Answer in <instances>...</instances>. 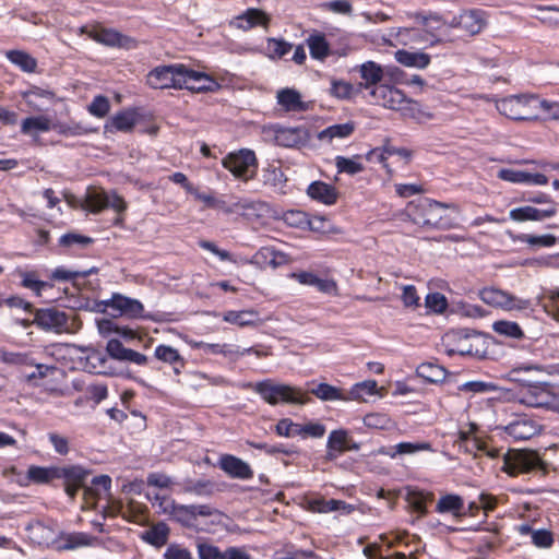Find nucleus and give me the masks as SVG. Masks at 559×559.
Wrapping results in <instances>:
<instances>
[{
	"label": "nucleus",
	"mask_w": 559,
	"mask_h": 559,
	"mask_svg": "<svg viewBox=\"0 0 559 559\" xmlns=\"http://www.w3.org/2000/svg\"><path fill=\"white\" fill-rule=\"evenodd\" d=\"M163 559H194L192 552L181 544L171 543L163 554Z\"/></svg>",
	"instance_id": "nucleus-58"
},
{
	"label": "nucleus",
	"mask_w": 559,
	"mask_h": 559,
	"mask_svg": "<svg viewBox=\"0 0 559 559\" xmlns=\"http://www.w3.org/2000/svg\"><path fill=\"white\" fill-rule=\"evenodd\" d=\"M377 381L366 380L356 383L349 391L350 399L353 400H365L366 396L373 395L377 392Z\"/></svg>",
	"instance_id": "nucleus-49"
},
{
	"label": "nucleus",
	"mask_w": 559,
	"mask_h": 559,
	"mask_svg": "<svg viewBox=\"0 0 559 559\" xmlns=\"http://www.w3.org/2000/svg\"><path fill=\"white\" fill-rule=\"evenodd\" d=\"M487 25L486 13L481 10H467L453 16L450 22L441 20L440 27H444V34L449 35L450 28H460L464 35L475 36L479 34Z\"/></svg>",
	"instance_id": "nucleus-9"
},
{
	"label": "nucleus",
	"mask_w": 559,
	"mask_h": 559,
	"mask_svg": "<svg viewBox=\"0 0 559 559\" xmlns=\"http://www.w3.org/2000/svg\"><path fill=\"white\" fill-rule=\"evenodd\" d=\"M479 296L485 304L503 311H521L525 310L527 306L526 301L516 299L497 288H484L480 290Z\"/></svg>",
	"instance_id": "nucleus-15"
},
{
	"label": "nucleus",
	"mask_w": 559,
	"mask_h": 559,
	"mask_svg": "<svg viewBox=\"0 0 559 559\" xmlns=\"http://www.w3.org/2000/svg\"><path fill=\"white\" fill-rule=\"evenodd\" d=\"M1 360L5 364L11 365H26L33 366L34 361L29 354L19 352H2Z\"/></svg>",
	"instance_id": "nucleus-61"
},
{
	"label": "nucleus",
	"mask_w": 559,
	"mask_h": 559,
	"mask_svg": "<svg viewBox=\"0 0 559 559\" xmlns=\"http://www.w3.org/2000/svg\"><path fill=\"white\" fill-rule=\"evenodd\" d=\"M459 336V342L454 348L449 349V354L469 355L476 357H484L486 349L483 347L484 338L480 334H462L453 333L448 335L449 338H455Z\"/></svg>",
	"instance_id": "nucleus-18"
},
{
	"label": "nucleus",
	"mask_w": 559,
	"mask_h": 559,
	"mask_svg": "<svg viewBox=\"0 0 559 559\" xmlns=\"http://www.w3.org/2000/svg\"><path fill=\"white\" fill-rule=\"evenodd\" d=\"M53 129L61 135L64 136H76V135H84L92 132H96V129L88 128L86 126H83L82 123H71V124H64L59 123L55 124Z\"/></svg>",
	"instance_id": "nucleus-51"
},
{
	"label": "nucleus",
	"mask_w": 559,
	"mask_h": 559,
	"mask_svg": "<svg viewBox=\"0 0 559 559\" xmlns=\"http://www.w3.org/2000/svg\"><path fill=\"white\" fill-rule=\"evenodd\" d=\"M271 19L269 14H266L264 11L260 9L250 8L241 14L235 16L230 21V26L246 32L258 25L267 27Z\"/></svg>",
	"instance_id": "nucleus-21"
},
{
	"label": "nucleus",
	"mask_w": 559,
	"mask_h": 559,
	"mask_svg": "<svg viewBox=\"0 0 559 559\" xmlns=\"http://www.w3.org/2000/svg\"><path fill=\"white\" fill-rule=\"evenodd\" d=\"M449 207H453V205L430 199H420L417 202H411L406 212L415 224L447 230L453 227L451 219L443 215V212Z\"/></svg>",
	"instance_id": "nucleus-2"
},
{
	"label": "nucleus",
	"mask_w": 559,
	"mask_h": 559,
	"mask_svg": "<svg viewBox=\"0 0 559 559\" xmlns=\"http://www.w3.org/2000/svg\"><path fill=\"white\" fill-rule=\"evenodd\" d=\"M86 362L93 372L104 374L108 373L106 366L108 362V358L104 353L99 350H93L86 357Z\"/></svg>",
	"instance_id": "nucleus-54"
},
{
	"label": "nucleus",
	"mask_w": 559,
	"mask_h": 559,
	"mask_svg": "<svg viewBox=\"0 0 559 559\" xmlns=\"http://www.w3.org/2000/svg\"><path fill=\"white\" fill-rule=\"evenodd\" d=\"M103 304L105 307L120 311L121 314H139L143 311V305L139 300L121 294H114L110 299L103 301Z\"/></svg>",
	"instance_id": "nucleus-25"
},
{
	"label": "nucleus",
	"mask_w": 559,
	"mask_h": 559,
	"mask_svg": "<svg viewBox=\"0 0 559 559\" xmlns=\"http://www.w3.org/2000/svg\"><path fill=\"white\" fill-rule=\"evenodd\" d=\"M57 479L64 480V490L67 495L73 499L80 489H84L85 493L91 491V488L86 487V478L88 472L83 467L73 465L68 467H58Z\"/></svg>",
	"instance_id": "nucleus-14"
},
{
	"label": "nucleus",
	"mask_w": 559,
	"mask_h": 559,
	"mask_svg": "<svg viewBox=\"0 0 559 559\" xmlns=\"http://www.w3.org/2000/svg\"><path fill=\"white\" fill-rule=\"evenodd\" d=\"M360 156H355V158H347L344 156H337L335 158V166L338 173H346L348 175H356L364 170V165L357 162Z\"/></svg>",
	"instance_id": "nucleus-50"
},
{
	"label": "nucleus",
	"mask_w": 559,
	"mask_h": 559,
	"mask_svg": "<svg viewBox=\"0 0 559 559\" xmlns=\"http://www.w3.org/2000/svg\"><path fill=\"white\" fill-rule=\"evenodd\" d=\"M360 78L364 82L359 84L361 88L371 91L373 86H379L383 79V70L380 64L373 61H367L358 68Z\"/></svg>",
	"instance_id": "nucleus-26"
},
{
	"label": "nucleus",
	"mask_w": 559,
	"mask_h": 559,
	"mask_svg": "<svg viewBox=\"0 0 559 559\" xmlns=\"http://www.w3.org/2000/svg\"><path fill=\"white\" fill-rule=\"evenodd\" d=\"M275 431L278 436L286 438L300 436V424L294 423L289 418H283L276 424Z\"/></svg>",
	"instance_id": "nucleus-57"
},
{
	"label": "nucleus",
	"mask_w": 559,
	"mask_h": 559,
	"mask_svg": "<svg viewBox=\"0 0 559 559\" xmlns=\"http://www.w3.org/2000/svg\"><path fill=\"white\" fill-rule=\"evenodd\" d=\"M556 207L538 210L533 206H523L510 211V218L516 222L542 221L556 214Z\"/></svg>",
	"instance_id": "nucleus-28"
},
{
	"label": "nucleus",
	"mask_w": 559,
	"mask_h": 559,
	"mask_svg": "<svg viewBox=\"0 0 559 559\" xmlns=\"http://www.w3.org/2000/svg\"><path fill=\"white\" fill-rule=\"evenodd\" d=\"M136 123V115L132 110H126L112 116L104 126L105 132H129Z\"/></svg>",
	"instance_id": "nucleus-27"
},
{
	"label": "nucleus",
	"mask_w": 559,
	"mask_h": 559,
	"mask_svg": "<svg viewBox=\"0 0 559 559\" xmlns=\"http://www.w3.org/2000/svg\"><path fill=\"white\" fill-rule=\"evenodd\" d=\"M197 550L199 559H225V550L212 544L198 543Z\"/></svg>",
	"instance_id": "nucleus-59"
},
{
	"label": "nucleus",
	"mask_w": 559,
	"mask_h": 559,
	"mask_svg": "<svg viewBox=\"0 0 559 559\" xmlns=\"http://www.w3.org/2000/svg\"><path fill=\"white\" fill-rule=\"evenodd\" d=\"M370 96L376 105L392 110L401 109L405 102V94L401 90L386 84L373 86Z\"/></svg>",
	"instance_id": "nucleus-17"
},
{
	"label": "nucleus",
	"mask_w": 559,
	"mask_h": 559,
	"mask_svg": "<svg viewBox=\"0 0 559 559\" xmlns=\"http://www.w3.org/2000/svg\"><path fill=\"white\" fill-rule=\"evenodd\" d=\"M90 37L95 41L109 47H129L133 40L110 28H95L90 32Z\"/></svg>",
	"instance_id": "nucleus-22"
},
{
	"label": "nucleus",
	"mask_w": 559,
	"mask_h": 559,
	"mask_svg": "<svg viewBox=\"0 0 559 559\" xmlns=\"http://www.w3.org/2000/svg\"><path fill=\"white\" fill-rule=\"evenodd\" d=\"M253 390L271 405L278 403L305 404L308 401L307 394L301 389L275 383L272 380L257 382Z\"/></svg>",
	"instance_id": "nucleus-4"
},
{
	"label": "nucleus",
	"mask_w": 559,
	"mask_h": 559,
	"mask_svg": "<svg viewBox=\"0 0 559 559\" xmlns=\"http://www.w3.org/2000/svg\"><path fill=\"white\" fill-rule=\"evenodd\" d=\"M498 429L515 441H523L536 436L540 431V426L527 415H519L507 425L498 426Z\"/></svg>",
	"instance_id": "nucleus-13"
},
{
	"label": "nucleus",
	"mask_w": 559,
	"mask_h": 559,
	"mask_svg": "<svg viewBox=\"0 0 559 559\" xmlns=\"http://www.w3.org/2000/svg\"><path fill=\"white\" fill-rule=\"evenodd\" d=\"M185 73L187 66L182 63L158 66L148 72L146 82L152 88L182 90L181 81Z\"/></svg>",
	"instance_id": "nucleus-8"
},
{
	"label": "nucleus",
	"mask_w": 559,
	"mask_h": 559,
	"mask_svg": "<svg viewBox=\"0 0 559 559\" xmlns=\"http://www.w3.org/2000/svg\"><path fill=\"white\" fill-rule=\"evenodd\" d=\"M449 306L448 299L441 293H429L425 297V307L437 314H442L447 311Z\"/></svg>",
	"instance_id": "nucleus-48"
},
{
	"label": "nucleus",
	"mask_w": 559,
	"mask_h": 559,
	"mask_svg": "<svg viewBox=\"0 0 559 559\" xmlns=\"http://www.w3.org/2000/svg\"><path fill=\"white\" fill-rule=\"evenodd\" d=\"M498 111L513 120H532L531 95H513L497 102Z\"/></svg>",
	"instance_id": "nucleus-11"
},
{
	"label": "nucleus",
	"mask_w": 559,
	"mask_h": 559,
	"mask_svg": "<svg viewBox=\"0 0 559 559\" xmlns=\"http://www.w3.org/2000/svg\"><path fill=\"white\" fill-rule=\"evenodd\" d=\"M106 352L111 358L126 361L130 348L124 347L119 340L112 338L108 341Z\"/></svg>",
	"instance_id": "nucleus-62"
},
{
	"label": "nucleus",
	"mask_w": 559,
	"mask_h": 559,
	"mask_svg": "<svg viewBox=\"0 0 559 559\" xmlns=\"http://www.w3.org/2000/svg\"><path fill=\"white\" fill-rule=\"evenodd\" d=\"M248 444L253 449L262 450L266 454H271V455L276 454V453H283L285 455H293V454L298 453L297 448L294 445H290V447H287L285 444L271 445V444L262 443V442H248Z\"/></svg>",
	"instance_id": "nucleus-52"
},
{
	"label": "nucleus",
	"mask_w": 559,
	"mask_h": 559,
	"mask_svg": "<svg viewBox=\"0 0 559 559\" xmlns=\"http://www.w3.org/2000/svg\"><path fill=\"white\" fill-rule=\"evenodd\" d=\"M217 465L230 478L246 480L253 477V471L250 465L235 455H221Z\"/></svg>",
	"instance_id": "nucleus-19"
},
{
	"label": "nucleus",
	"mask_w": 559,
	"mask_h": 559,
	"mask_svg": "<svg viewBox=\"0 0 559 559\" xmlns=\"http://www.w3.org/2000/svg\"><path fill=\"white\" fill-rule=\"evenodd\" d=\"M19 274L22 278L21 285L33 290L37 296H40L43 290L52 287L51 284L40 281L36 272L20 271Z\"/></svg>",
	"instance_id": "nucleus-44"
},
{
	"label": "nucleus",
	"mask_w": 559,
	"mask_h": 559,
	"mask_svg": "<svg viewBox=\"0 0 559 559\" xmlns=\"http://www.w3.org/2000/svg\"><path fill=\"white\" fill-rule=\"evenodd\" d=\"M464 500L461 496L454 493H447L439 498L436 511L438 513H451L454 516L465 515Z\"/></svg>",
	"instance_id": "nucleus-34"
},
{
	"label": "nucleus",
	"mask_w": 559,
	"mask_h": 559,
	"mask_svg": "<svg viewBox=\"0 0 559 559\" xmlns=\"http://www.w3.org/2000/svg\"><path fill=\"white\" fill-rule=\"evenodd\" d=\"M50 444L59 455H67L70 452L69 439L58 432L51 431L47 435Z\"/></svg>",
	"instance_id": "nucleus-64"
},
{
	"label": "nucleus",
	"mask_w": 559,
	"mask_h": 559,
	"mask_svg": "<svg viewBox=\"0 0 559 559\" xmlns=\"http://www.w3.org/2000/svg\"><path fill=\"white\" fill-rule=\"evenodd\" d=\"M154 500L164 513L173 514L186 528L212 533L217 526L223 525L225 514L211 504H177L173 499L158 493L154 496Z\"/></svg>",
	"instance_id": "nucleus-1"
},
{
	"label": "nucleus",
	"mask_w": 559,
	"mask_h": 559,
	"mask_svg": "<svg viewBox=\"0 0 559 559\" xmlns=\"http://www.w3.org/2000/svg\"><path fill=\"white\" fill-rule=\"evenodd\" d=\"M416 373L430 383L442 382L447 377L445 368L433 362L420 364L416 369Z\"/></svg>",
	"instance_id": "nucleus-38"
},
{
	"label": "nucleus",
	"mask_w": 559,
	"mask_h": 559,
	"mask_svg": "<svg viewBox=\"0 0 559 559\" xmlns=\"http://www.w3.org/2000/svg\"><path fill=\"white\" fill-rule=\"evenodd\" d=\"M292 277L297 280L302 285L314 287L317 290L324 294H336L337 286L332 280L318 277L311 272L293 273Z\"/></svg>",
	"instance_id": "nucleus-23"
},
{
	"label": "nucleus",
	"mask_w": 559,
	"mask_h": 559,
	"mask_svg": "<svg viewBox=\"0 0 559 559\" xmlns=\"http://www.w3.org/2000/svg\"><path fill=\"white\" fill-rule=\"evenodd\" d=\"M397 111H401L404 117L417 121H423L424 119H432V115L430 112L424 111L419 103L413 99H408L406 97L402 108L399 109Z\"/></svg>",
	"instance_id": "nucleus-45"
},
{
	"label": "nucleus",
	"mask_w": 559,
	"mask_h": 559,
	"mask_svg": "<svg viewBox=\"0 0 559 559\" xmlns=\"http://www.w3.org/2000/svg\"><path fill=\"white\" fill-rule=\"evenodd\" d=\"M5 56L13 64L21 68L22 71L27 73L36 71L37 61L29 53L23 50H8Z\"/></svg>",
	"instance_id": "nucleus-41"
},
{
	"label": "nucleus",
	"mask_w": 559,
	"mask_h": 559,
	"mask_svg": "<svg viewBox=\"0 0 559 559\" xmlns=\"http://www.w3.org/2000/svg\"><path fill=\"white\" fill-rule=\"evenodd\" d=\"M155 357L169 365H180V367H185V359L179 355L178 350L171 346L158 345L155 348Z\"/></svg>",
	"instance_id": "nucleus-46"
},
{
	"label": "nucleus",
	"mask_w": 559,
	"mask_h": 559,
	"mask_svg": "<svg viewBox=\"0 0 559 559\" xmlns=\"http://www.w3.org/2000/svg\"><path fill=\"white\" fill-rule=\"evenodd\" d=\"M182 90H189L191 92H214L219 85L218 83L210 75L194 71L187 67V73L183 74Z\"/></svg>",
	"instance_id": "nucleus-20"
},
{
	"label": "nucleus",
	"mask_w": 559,
	"mask_h": 559,
	"mask_svg": "<svg viewBox=\"0 0 559 559\" xmlns=\"http://www.w3.org/2000/svg\"><path fill=\"white\" fill-rule=\"evenodd\" d=\"M269 131L273 134L276 144L284 147H297L309 140V132L304 127L284 128L272 126Z\"/></svg>",
	"instance_id": "nucleus-16"
},
{
	"label": "nucleus",
	"mask_w": 559,
	"mask_h": 559,
	"mask_svg": "<svg viewBox=\"0 0 559 559\" xmlns=\"http://www.w3.org/2000/svg\"><path fill=\"white\" fill-rule=\"evenodd\" d=\"M502 461L501 469L510 476H518L537 469L546 471V464L538 453L531 450H509L503 454Z\"/></svg>",
	"instance_id": "nucleus-7"
},
{
	"label": "nucleus",
	"mask_w": 559,
	"mask_h": 559,
	"mask_svg": "<svg viewBox=\"0 0 559 559\" xmlns=\"http://www.w3.org/2000/svg\"><path fill=\"white\" fill-rule=\"evenodd\" d=\"M308 195L317 201L326 205L334 204L337 199V193L334 187L322 181L312 182L307 189Z\"/></svg>",
	"instance_id": "nucleus-31"
},
{
	"label": "nucleus",
	"mask_w": 559,
	"mask_h": 559,
	"mask_svg": "<svg viewBox=\"0 0 559 559\" xmlns=\"http://www.w3.org/2000/svg\"><path fill=\"white\" fill-rule=\"evenodd\" d=\"M58 467H41V466H29L27 471V477L29 480L36 484H48L52 479H57Z\"/></svg>",
	"instance_id": "nucleus-43"
},
{
	"label": "nucleus",
	"mask_w": 559,
	"mask_h": 559,
	"mask_svg": "<svg viewBox=\"0 0 559 559\" xmlns=\"http://www.w3.org/2000/svg\"><path fill=\"white\" fill-rule=\"evenodd\" d=\"M218 490L217 485L210 479L190 480L183 487L185 492L198 497H212Z\"/></svg>",
	"instance_id": "nucleus-40"
},
{
	"label": "nucleus",
	"mask_w": 559,
	"mask_h": 559,
	"mask_svg": "<svg viewBox=\"0 0 559 559\" xmlns=\"http://www.w3.org/2000/svg\"><path fill=\"white\" fill-rule=\"evenodd\" d=\"M306 41L310 51V56L313 59L322 61L331 55L330 45L324 34L313 32L309 35Z\"/></svg>",
	"instance_id": "nucleus-35"
},
{
	"label": "nucleus",
	"mask_w": 559,
	"mask_h": 559,
	"mask_svg": "<svg viewBox=\"0 0 559 559\" xmlns=\"http://www.w3.org/2000/svg\"><path fill=\"white\" fill-rule=\"evenodd\" d=\"M266 211V203L261 201H250L248 199L238 200L237 202L233 203L228 209H226V213L240 212L242 215L247 217L262 216Z\"/></svg>",
	"instance_id": "nucleus-29"
},
{
	"label": "nucleus",
	"mask_w": 559,
	"mask_h": 559,
	"mask_svg": "<svg viewBox=\"0 0 559 559\" xmlns=\"http://www.w3.org/2000/svg\"><path fill=\"white\" fill-rule=\"evenodd\" d=\"M69 317H34L33 321L23 319L21 323L27 326L29 323H36L38 326L47 331L61 333L68 330L67 321Z\"/></svg>",
	"instance_id": "nucleus-36"
},
{
	"label": "nucleus",
	"mask_w": 559,
	"mask_h": 559,
	"mask_svg": "<svg viewBox=\"0 0 559 559\" xmlns=\"http://www.w3.org/2000/svg\"><path fill=\"white\" fill-rule=\"evenodd\" d=\"M430 444L427 442H401L392 448L393 452L390 453L391 457L396 454H413L418 451L429 450Z\"/></svg>",
	"instance_id": "nucleus-56"
},
{
	"label": "nucleus",
	"mask_w": 559,
	"mask_h": 559,
	"mask_svg": "<svg viewBox=\"0 0 559 559\" xmlns=\"http://www.w3.org/2000/svg\"><path fill=\"white\" fill-rule=\"evenodd\" d=\"M2 306H7L11 311H33V305L20 296L2 297Z\"/></svg>",
	"instance_id": "nucleus-63"
},
{
	"label": "nucleus",
	"mask_w": 559,
	"mask_h": 559,
	"mask_svg": "<svg viewBox=\"0 0 559 559\" xmlns=\"http://www.w3.org/2000/svg\"><path fill=\"white\" fill-rule=\"evenodd\" d=\"M293 48V45L276 38H270L267 40V50L271 58H282L287 55Z\"/></svg>",
	"instance_id": "nucleus-60"
},
{
	"label": "nucleus",
	"mask_w": 559,
	"mask_h": 559,
	"mask_svg": "<svg viewBox=\"0 0 559 559\" xmlns=\"http://www.w3.org/2000/svg\"><path fill=\"white\" fill-rule=\"evenodd\" d=\"M51 119L48 116H33L25 118L21 123V132L26 135L36 136L39 132H47L53 129Z\"/></svg>",
	"instance_id": "nucleus-32"
},
{
	"label": "nucleus",
	"mask_w": 559,
	"mask_h": 559,
	"mask_svg": "<svg viewBox=\"0 0 559 559\" xmlns=\"http://www.w3.org/2000/svg\"><path fill=\"white\" fill-rule=\"evenodd\" d=\"M169 533V526L164 522H158L154 524L151 528L143 532L141 534V538L145 543L156 548H160L167 544Z\"/></svg>",
	"instance_id": "nucleus-33"
},
{
	"label": "nucleus",
	"mask_w": 559,
	"mask_h": 559,
	"mask_svg": "<svg viewBox=\"0 0 559 559\" xmlns=\"http://www.w3.org/2000/svg\"><path fill=\"white\" fill-rule=\"evenodd\" d=\"M88 112L97 118H104L110 110V103L106 96L97 95L87 107Z\"/></svg>",
	"instance_id": "nucleus-55"
},
{
	"label": "nucleus",
	"mask_w": 559,
	"mask_h": 559,
	"mask_svg": "<svg viewBox=\"0 0 559 559\" xmlns=\"http://www.w3.org/2000/svg\"><path fill=\"white\" fill-rule=\"evenodd\" d=\"M395 60L404 67L425 69L430 63V56L420 51L400 49L395 52Z\"/></svg>",
	"instance_id": "nucleus-30"
},
{
	"label": "nucleus",
	"mask_w": 559,
	"mask_h": 559,
	"mask_svg": "<svg viewBox=\"0 0 559 559\" xmlns=\"http://www.w3.org/2000/svg\"><path fill=\"white\" fill-rule=\"evenodd\" d=\"M415 19L417 22L425 26L424 31H419L413 27H401L396 32V38L401 45H409L412 43L424 44L427 43L430 46H435L441 43L443 39L438 38L432 33L433 29L440 28L441 16L438 14H416Z\"/></svg>",
	"instance_id": "nucleus-5"
},
{
	"label": "nucleus",
	"mask_w": 559,
	"mask_h": 559,
	"mask_svg": "<svg viewBox=\"0 0 559 559\" xmlns=\"http://www.w3.org/2000/svg\"><path fill=\"white\" fill-rule=\"evenodd\" d=\"M348 436V431L344 429L333 430L328 438L326 449L336 450L338 453L346 452Z\"/></svg>",
	"instance_id": "nucleus-53"
},
{
	"label": "nucleus",
	"mask_w": 559,
	"mask_h": 559,
	"mask_svg": "<svg viewBox=\"0 0 559 559\" xmlns=\"http://www.w3.org/2000/svg\"><path fill=\"white\" fill-rule=\"evenodd\" d=\"M222 165L228 169L235 177L248 179L247 174L251 168L255 169L257 158L253 151L242 148L238 152L229 153L223 158Z\"/></svg>",
	"instance_id": "nucleus-12"
},
{
	"label": "nucleus",
	"mask_w": 559,
	"mask_h": 559,
	"mask_svg": "<svg viewBox=\"0 0 559 559\" xmlns=\"http://www.w3.org/2000/svg\"><path fill=\"white\" fill-rule=\"evenodd\" d=\"M84 207L92 213H99L105 209H112L118 214H121L127 209L124 200L116 192L107 193L103 189H88L85 195Z\"/></svg>",
	"instance_id": "nucleus-10"
},
{
	"label": "nucleus",
	"mask_w": 559,
	"mask_h": 559,
	"mask_svg": "<svg viewBox=\"0 0 559 559\" xmlns=\"http://www.w3.org/2000/svg\"><path fill=\"white\" fill-rule=\"evenodd\" d=\"M459 447L464 449L465 452L474 453L476 455L477 451L485 452L490 457L499 456V450L497 449H487L486 444L478 440L477 438H472L467 432L460 433V443Z\"/></svg>",
	"instance_id": "nucleus-37"
},
{
	"label": "nucleus",
	"mask_w": 559,
	"mask_h": 559,
	"mask_svg": "<svg viewBox=\"0 0 559 559\" xmlns=\"http://www.w3.org/2000/svg\"><path fill=\"white\" fill-rule=\"evenodd\" d=\"M355 130L354 123L346 122L342 124H333L322 130L318 134L320 141L331 142L333 139H344L349 136Z\"/></svg>",
	"instance_id": "nucleus-42"
},
{
	"label": "nucleus",
	"mask_w": 559,
	"mask_h": 559,
	"mask_svg": "<svg viewBox=\"0 0 559 559\" xmlns=\"http://www.w3.org/2000/svg\"><path fill=\"white\" fill-rule=\"evenodd\" d=\"M311 393L322 401L345 400L342 391L331 384L320 383L311 389Z\"/></svg>",
	"instance_id": "nucleus-47"
},
{
	"label": "nucleus",
	"mask_w": 559,
	"mask_h": 559,
	"mask_svg": "<svg viewBox=\"0 0 559 559\" xmlns=\"http://www.w3.org/2000/svg\"><path fill=\"white\" fill-rule=\"evenodd\" d=\"M493 331L512 341H537L544 333V326L538 317H525L521 323L510 320H499L492 324Z\"/></svg>",
	"instance_id": "nucleus-3"
},
{
	"label": "nucleus",
	"mask_w": 559,
	"mask_h": 559,
	"mask_svg": "<svg viewBox=\"0 0 559 559\" xmlns=\"http://www.w3.org/2000/svg\"><path fill=\"white\" fill-rule=\"evenodd\" d=\"M518 401L530 407L559 411V394L547 382L531 383L522 388L518 393Z\"/></svg>",
	"instance_id": "nucleus-6"
},
{
	"label": "nucleus",
	"mask_w": 559,
	"mask_h": 559,
	"mask_svg": "<svg viewBox=\"0 0 559 559\" xmlns=\"http://www.w3.org/2000/svg\"><path fill=\"white\" fill-rule=\"evenodd\" d=\"M96 540V537L83 533V532H73L68 533L61 537V548L66 550H72L80 547H86L93 545V543Z\"/></svg>",
	"instance_id": "nucleus-39"
},
{
	"label": "nucleus",
	"mask_w": 559,
	"mask_h": 559,
	"mask_svg": "<svg viewBox=\"0 0 559 559\" xmlns=\"http://www.w3.org/2000/svg\"><path fill=\"white\" fill-rule=\"evenodd\" d=\"M277 103L286 111H306L309 109V103L301 99V95L294 88H283L277 92Z\"/></svg>",
	"instance_id": "nucleus-24"
}]
</instances>
